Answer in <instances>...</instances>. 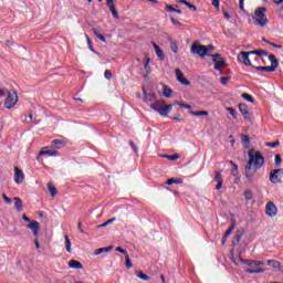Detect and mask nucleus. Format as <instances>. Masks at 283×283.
<instances>
[{"label": "nucleus", "instance_id": "nucleus-1", "mask_svg": "<svg viewBox=\"0 0 283 283\" xmlns=\"http://www.w3.org/2000/svg\"><path fill=\"white\" fill-rule=\"evenodd\" d=\"M248 157L249 160L247 165L255 167L256 169H262V167H264V156H262V153L252 148L248 151Z\"/></svg>", "mask_w": 283, "mask_h": 283}, {"label": "nucleus", "instance_id": "nucleus-2", "mask_svg": "<svg viewBox=\"0 0 283 283\" xmlns=\"http://www.w3.org/2000/svg\"><path fill=\"white\" fill-rule=\"evenodd\" d=\"M253 20L255 25H260V28H265V25L269 24V18H266V8H256L254 11Z\"/></svg>", "mask_w": 283, "mask_h": 283}, {"label": "nucleus", "instance_id": "nucleus-3", "mask_svg": "<svg viewBox=\"0 0 283 283\" xmlns=\"http://www.w3.org/2000/svg\"><path fill=\"white\" fill-rule=\"evenodd\" d=\"M150 108L154 109V112H158L160 116H167L169 112H171V104L165 105V102L163 101H156L150 104Z\"/></svg>", "mask_w": 283, "mask_h": 283}, {"label": "nucleus", "instance_id": "nucleus-4", "mask_svg": "<svg viewBox=\"0 0 283 283\" xmlns=\"http://www.w3.org/2000/svg\"><path fill=\"white\" fill-rule=\"evenodd\" d=\"M269 61L271 62V66H256L255 70L258 72H275V70H277V66L280 65L277 57H275L274 54H270Z\"/></svg>", "mask_w": 283, "mask_h": 283}, {"label": "nucleus", "instance_id": "nucleus-5", "mask_svg": "<svg viewBox=\"0 0 283 283\" xmlns=\"http://www.w3.org/2000/svg\"><path fill=\"white\" fill-rule=\"evenodd\" d=\"M207 50H208L207 45L193 43L191 45L190 52H191V54H197L201 59H205V56H211L210 53H207Z\"/></svg>", "mask_w": 283, "mask_h": 283}, {"label": "nucleus", "instance_id": "nucleus-6", "mask_svg": "<svg viewBox=\"0 0 283 283\" xmlns=\"http://www.w3.org/2000/svg\"><path fill=\"white\" fill-rule=\"evenodd\" d=\"M18 102L19 95H17V92L10 91L8 92V96L4 101V107H7V109H12V107H14V105H17Z\"/></svg>", "mask_w": 283, "mask_h": 283}, {"label": "nucleus", "instance_id": "nucleus-7", "mask_svg": "<svg viewBox=\"0 0 283 283\" xmlns=\"http://www.w3.org/2000/svg\"><path fill=\"white\" fill-rule=\"evenodd\" d=\"M249 56H253L251 51L250 52H245V51L240 52L238 55L239 63H243V65L253 67V64L251 63V57H249Z\"/></svg>", "mask_w": 283, "mask_h": 283}, {"label": "nucleus", "instance_id": "nucleus-8", "mask_svg": "<svg viewBox=\"0 0 283 283\" xmlns=\"http://www.w3.org/2000/svg\"><path fill=\"white\" fill-rule=\"evenodd\" d=\"M210 56L212 57V62L214 63V70H217V72H222V67H224V65H227V63L222 59V55L217 53L213 55L211 54Z\"/></svg>", "mask_w": 283, "mask_h": 283}, {"label": "nucleus", "instance_id": "nucleus-9", "mask_svg": "<svg viewBox=\"0 0 283 283\" xmlns=\"http://www.w3.org/2000/svg\"><path fill=\"white\" fill-rule=\"evenodd\" d=\"M256 167H253L249 164L245 165L244 171H245V178L249 182H253V178H255V174H258Z\"/></svg>", "mask_w": 283, "mask_h": 283}, {"label": "nucleus", "instance_id": "nucleus-10", "mask_svg": "<svg viewBox=\"0 0 283 283\" xmlns=\"http://www.w3.org/2000/svg\"><path fill=\"white\" fill-rule=\"evenodd\" d=\"M265 213L269 218H275L277 216V207L273 201H269L265 206Z\"/></svg>", "mask_w": 283, "mask_h": 283}, {"label": "nucleus", "instance_id": "nucleus-11", "mask_svg": "<svg viewBox=\"0 0 283 283\" xmlns=\"http://www.w3.org/2000/svg\"><path fill=\"white\" fill-rule=\"evenodd\" d=\"M27 229H30L34 235V238H39V231H41V223L39 221H31Z\"/></svg>", "mask_w": 283, "mask_h": 283}, {"label": "nucleus", "instance_id": "nucleus-12", "mask_svg": "<svg viewBox=\"0 0 283 283\" xmlns=\"http://www.w3.org/2000/svg\"><path fill=\"white\" fill-rule=\"evenodd\" d=\"M25 180V175L23 170L19 169V167L14 168V182L17 185H21Z\"/></svg>", "mask_w": 283, "mask_h": 283}, {"label": "nucleus", "instance_id": "nucleus-13", "mask_svg": "<svg viewBox=\"0 0 283 283\" xmlns=\"http://www.w3.org/2000/svg\"><path fill=\"white\" fill-rule=\"evenodd\" d=\"M175 74H176L177 81L181 83V85H191V82L185 78V73H182L180 69H176Z\"/></svg>", "mask_w": 283, "mask_h": 283}, {"label": "nucleus", "instance_id": "nucleus-14", "mask_svg": "<svg viewBox=\"0 0 283 283\" xmlns=\"http://www.w3.org/2000/svg\"><path fill=\"white\" fill-rule=\"evenodd\" d=\"M277 174H283V169H275L270 172V182L273 185L280 182V176Z\"/></svg>", "mask_w": 283, "mask_h": 283}, {"label": "nucleus", "instance_id": "nucleus-15", "mask_svg": "<svg viewBox=\"0 0 283 283\" xmlns=\"http://www.w3.org/2000/svg\"><path fill=\"white\" fill-rule=\"evenodd\" d=\"M239 112L242 114L245 120H251V115L249 114V106H247V104H239Z\"/></svg>", "mask_w": 283, "mask_h": 283}, {"label": "nucleus", "instance_id": "nucleus-16", "mask_svg": "<svg viewBox=\"0 0 283 283\" xmlns=\"http://www.w3.org/2000/svg\"><path fill=\"white\" fill-rule=\"evenodd\" d=\"M106 6L109 12H112V15L114 17V19H118V11H116V7L114 6V0H106Z\"/></svg>", "mask_w": 283, "mask_h": 283}, {"label": "nucleus", "instance_id": "nucleus-17", "mask_svg": "<svg viewBox=\"0 0 283 283\" xmlns=\"http://www.w3.org/2000/svg\"><path fill=\"white\" fill-rule=\"evenodd\" d=\"M214 180L217 182L216 189H217V191H220V189H222V182H223L222 172L216 171L214 172Z\"/></svg>", "mask_w": 283, "mask_h": 283}, {"label": "nucleus", "instance_id": "nucleus-18", "mask_svg": "<svg viewBox=\"0 0 283 283\" xmlns=\"http://www.w3.org/2000/svg\"><path fill=\"white\" fill-rule=\"evenodd\" d=\"M151 45H153L158 59H160V61H165V53L163 52L160 46H158V44H156V42H151Z\"/></svg>", "mask_w": 283, "mask_h": 283}, {"label": "nucleus", "instance_id": "nucleus-19", "mask_svg": "<svg viewBox=\"0 0 283 283\" xmlns=\"http://www.w3.org/2000/svg\"><path fill=\"white\" fill-rule=\"evenodd\" d=\"M69 268L81 270V269H83V263L80 261H76V260H71V261H69Z\"/></svg>", "mask_w": 283, "mask_h": 283}, {"label": "nucleus", "instance_id": "nucleus-20", "mask_svg": "<svg viewBox=\"0 0 283 283\" xmlns=\"http://www.w3.org/2000/svg\"><path fill=\"white\" fill-rule=\"evenodd\" d=\"M13 200L15 202L17 211H19V213H21V211H23V200H21V198H19V197H14Z\"/></svg>", "mask_w": 283, "mask_h": 283}, {"label": "nucleus", "instance_id": "nucleus-21", "mask_svg": "<svg viewBox=\"0 0 283 283\" xmlns=\"http://www.w3.org/2000/svg\"><path fill=\"white\" fill-rule=\"evenodd\" d=\"M114 249V245H109L106 248H99L97 250H95V255H101V253H109V251H112Z\"/></svg>", "mask_w": 283, "mask_h": 283}, {"label": "nucleus", "instance_id": "nucleus-22", "mask_svg": "<svg viewBox=\"0 0 283 283\" xmlns=\"http://www.w3.org/2000/svg\"><path fill=\"white\" fill-rule=\"evenodd\" d=\"M241 143L245 149H249V145H251V138L247 135H241Z\"/></svg>", "mask_w": 283, "mask_h": 283}, {"label": "nucleus", "instance_id": "nucleus-23", "mask_svg": "<svg viewBox=\"0 0 283 283\" xmlns=\"http://www.w3.org/2000/svg\"><path fill=\"white\" fill-rule=\"evenodd\" d=\"M281 264L282 263L277 260H268V265L272 266V269H275L276 271L280 270Z\"/></svg>", "mask_w": 283, "mask_h": 283}, {"label": "nucleus", "instance_id": "nucleus-24", "mask_svg": "<svg viewBox=\"0 0 283 283\" xmlns=\"http://www.w3.org/2000/svg\"><path fill=\"white\" fill-rule=\"evenodd\" d=\"M64 240H65V249L67 253H72V241L70 240V235L65 234Z\"/></svg>", "mask_w": 283, "mask_h": 283}, {"label": "nucleus", "instance_id": "nucleus-25", "mask_svg": "<svg viewBox=\"0 0 283 283\" xmlns=\"http://www.w3.org/2000/svg\"><path fill=\"white\" fill-rule=\"evenodd\" d=\"M48 189H49V193H51L52 198H54V196H56V193H59V191L56 190V187L52 182L48 184Z\"/></svg>", "mask_w": 283, "mask_h": 283}, {"label": "nucleus", "instance_id": "nucleus-26", "mask_svg": "<svg viewBox=\"0 0 283 283\" xmlns=\"http://www.w3.org/2000/svg\"><path fill=\"white\" fill-rule=\"evenodd\" d=\"M250 54H255L256 56H269V52L264 51V50H254V51H250Z\"/></svg>", "mask_w": 283, "mask_h": 283}, {"label": "nucleus", "instance_id": "nucleus-27", "mask_svg": "<svg viewBox=\"0 0 283 283\" xmlns=\"http://www.w3.org/2000/svg\"><path fill=\"white\" fill-rule=\"evenodd\" d=\"M135 274L137 275V277H139V280H144V282H149V276L143 273V271H137L135 272Z\"/></svg>", "mask_w": 283, "mask_h": 283}, {"label": "nucleus", "instance_id": "nucleus-28", "mask_svg": "<svg viewBox=\"0 0 283 283\" xmlns=\"http://www.w3.org/2000/svg\"><path fill=\"white\" fill-rule=\"evenodd\" d=\"M191 116H209V112L207 111H190Z\"/></svg>", "mask_w": 283, "mask_h": 283}, {"label": "nucleus", "instance_id": "nucleus-29", "mask_svg": "<svg viewBox=\"0 0 283 283\" xmlns=\"http://www.w3.org/2000/svg\"><path fill=\"white\" fill-rule=\"evenodd\" d=\"M264 268H259V269H248L245 270V273L250 274H255V273H264Z\"/></svg>", "mask_w": 283, "mask_h": 283}, {"label": "nucleus", "instance_id": "nucleus-30", "mask_svg": "<svg viewBox=\"0 0 283 283\" xmlns=\"http://www.w3.org/2000/svg\"><path fill=\"white\" fill-rule=\"evenodd\" d=\"M166 10H168V12H176L177 14H182V10L176 9L171 4H166Z\"/></svg>", "mask_w": 283, "mask_h": 283}, {"label": "nucleus", "instance_id": "nucleus-31", "mask_svg": "<svg viewBox=\"0 0 283 283\" xmlns=\"http://www.w3.org/2000/svg\"><path fill=\"white\" fill-rule=\"evenodd\" d=\"M93 32H94L95 36H96L97 39H99V41H102L103 43H107V40L105 39V35L98 33V30L93 29Z\"/></svg>", "mask_w": 283, "mask_h": 283}, {"label": "nucleus", "instance_id": "nucleus-32", "mask_svg": "<svg viewBox=\"0 0 283 283\" xmlns=\"http://www.w3.org/2000/svg\"><path fill=\"white\" fill-rule=\"evenodd\" d=\"M172 94H174V91H171V88L167 86L164 87V96H166V98H171Z\"/></svg>", "mask_w": 283, "mask_h": 283}, {"label": "nucleus", "instance_id": "nucleus-33", "mask_svg": "<svg viewBox=\"0 0 283 283\" xmlns=\"http://www.w3.org/2000/svg\"><path fill=\"white\" fill-rule=\"evenodd\" d=\"M112 222H116V218L108 219L106 222H104V223L97 226V229H103V228H105V227L112 224Z\"/></svg>", "mask_w": 283, "mask_h": 283}, {"label": "nucleus", "instance_id": "nucleus-34", "mask_svg": "<svg viewBox=\"0 0 283 283\" xmlns=\"http://www.w3.org/2000/svg\"><path fill=\"white\" fill-rule=\"evenodd\" d=\"M235 229V223L232 224L231 228H229L224 234H223V240H227V238H229L231 235V233L233 232V230Z\"/></svg>", "mask_w": 283, "mask_h": 283}, {"label": "nucleus", "instance_id": "nucleus-35", "mask_svg": "<svg viewBox=\"0 0 283 283\" xmlns=\"http://www.w3.org/2000/svg\"><path fill=\"white\" fill-rule=\"evenodd\" d=\"M229 164L233 167L231 170V176H238V165H235L233 160H230Z\"/></svg>", "mask_w": 283, "mask_h": 283}, {"label": "nucleus", "instance_id": "nucleus-36", "mask_svg": "<svg viewBox=\"0 0 283 283\" xmlns=\"http://www.w3.org/2000/svg\"><path fill=\"white\" fill-rule=\"evenodd\" d=\"M180 182H182V179L170 178L166 181V185H180Z\"/></svg>", "mask_w": 283, "mask_h": 283}, {"label": "nucleus", "instance_id": "nucleus-37", "mask_svg": "<svg viewBox=\"0 0 283 283\" xmlns=\"http://www.w3.org/2000/svg\"><path fill=\"white\" fill-rule=\"evenodd\" d=\"M53 145H55V147H57V149H61V147H65V143H63V140L61 139H54Z\"/></svg>", "mask_w": 283, "mask_h": 283}, {"label": "nucleus", "instance_id": "nucleus-38", "mask_svg": "<svg viewBox=\"0 0 283 283\" xmlns=\"http://www.w3.org/2000/svg\"><path fill=\"white\" fill-rule=\"evenodd\" d=\"M227 112L232 116V118H238V112L233 107H227Z\"/></svg>", "mask_w": 283, "mask_h": 283}, {"label": "nucleus", "instance_id": "nucleus-39", "mask_svg": "<svg viewBox=\"0 0 283 283\" xmlns=\"http://www.w3.org/2000/svg\"><path fill=\"white\" fill-rule=\"evenodd\" d=\"M243 196L245 198V200H253V192H251V190H247L243 192Z\"/></svg>", "mask_w": 283, "mask_h": 283}, {"label": "nucleus", "instance_id": "nucleus-40", "mask_svg": "<svg viewBox=\"0 0 283 283\" xmlns=\"http://www.w3.org/2000/svg\"><path fill=\"white\" fill-rule=\"evenodd\" d=\"M86 36V42L88 45V50H91V52H94V54H96V51L94 50V46H92V40L90 39V35H85Z\"/></svg>", "mask_w": 283, "mask_h": 283}, {"label": "nucleus", "instance_id": "nucleus-41", "mask_svg": "<svg viewBox=\"0 0 283 283\" xmlns=\"http://www.w3.org/2000/svg\"><path fill=\"white\" fill-rule=\"evenodd\" d=\"M241 262H243V264H247L248 266H255V261L253 260H244V259H240Z\"/></svg>", "mask_w": 283, "mask_h": 283}, {"label": "nucleus", "instance_id": "nucleus-42", "mask_svg": "<svg viewBox=\"0 0 283 283\" xmlns=\"http://www.w3.org/2000/svg\"><path fill=\"white\" fill-rule=\"evenodd\" d=\"M241 96L244 98V101H248V103H253V96L250 94L243 93Z\"/></svg>", "mask_w": 283, "mask_h": 283}, {"label": "nucleus", "instance_id": "nucleus-43", "mask_svg": "<svg viewBox=\"0 0 283 283\" xmlns=\"http://www.w3.org/2000/svg\"><path fill=\"white\" fill-rule=\"evenodd\" d=\"M125 260H126V269H132V266H134V264H132V260L129 259V254L125 255Z\"/></svg>", "mask_w": 283, "mask_h": 283}, {"label": "nucleus", "instance_id": "nucleus-44", "mask_svg": "<svg viewBox=\"0 0 283 283\" xmlns=\"http://www.w3.org/2000/svg\"><path fill=\"white\" fill-rule=\"evenodd\" d=\"M50 154H51V150L50 149H48V148H43L40 153H39V157H41V156H50Z\"/></svg>", "mask_w": 283, "mask_h": 283}, {"label": "nucleus", "instance_id": "nucleus-45", "mask_svg": "<svg viewBox=\"0 0 283 283\" xmlns=\"http://www.w3.org/2000/svg\"><path fill=\"white\" fill-rule=\"evenodd\" d=\"M166 158L168 159V160H178V159H180V155H178V154H174V155H168V156H166Z\"/></svg>", "mask_w": 283, "mask_h": 283}, {"label": "nucleus", "instance_id": "nucleus-46", "mask_svg": "<svg viewBox=\"0 0 283 283\" xmlns=\"http://www.w3.org/2000/svg\"><path fill=\"white\" fill-rule=\"evenodd\" d=\"M280 145V140L273 142V143H266V147H271L272 149H275Z\"/></svg>", "mask_w": 283, "mask_h": 283}, {"label": "nucleus", "instance_id": "nucleus-47", "mask_svg": "<svg viewBox=\"0 0 283 283\" xmlns=\"http://www.w3.org/2000/svg\"><path fill=\"white\" fill-rule=\"evenodd\" d=\"M274 163H275L276 167H280V165H282V156L275 155Z\"/></svg>", "mask_w": 283, "mask_h": 283}, {"label": "nucleus", "instance_id": "nucleus-48", "mask_svg": "<svg viewBox=\"0 0 283 283\" xmlns=\"http://www.w3.org/2000/svg\"><path fill=\"white\" fill-rule=\"evenodd\" d=\"M185 6L187 8H189V10H192V12H197L198 11V8H196V6L191 4L190 2H185Z\"/></svg>", "mask_w": 283, "mask_h": 283}, {"label": "nucleus", "instance_id": "nucleus-49", "mask_svg": "<svg viewBox=\"0 0 283 283\" xmlns=\"http://www.w3.org/2000/svg\"><path fill=\"white\" fill-rule=\"evenodd\" d=\"M112 71L111 70H106L104 72V77L107 80V81H112Z\"/></svg>", "mask_w": 283, "mask_h": 283}, {"label": "nucleus", "instance_id": "nucleus-50", "mask_svg": "<svg viewBox=\"0 0 283 283\" xmlns=\"http://www.w3.org/2000/svg\"><path fill=\"white\" fill-rule=\"evenodd\" d=\"M176 105H179V107H184V109H191V105L189 104H182L180 102H175Z\"/></svg>", "mask_w": 283, "mask_h": 283}, {"label": "nucleus", "instance_id": "nucleus-51", "mask_svg": "<svg viewBox=\"0 0 283 283\" xmlns=\"http://www.w3.org/2000/svg\"><path fill=\"white\" fill-rule=\"evenodd\" d=\"M2 199L7 205H12V199H10L6 193L2 195Z\"/></svg>", "mask_w": 283, "mask_h": 283}, {"label": "nucleus", "instance_id": "nucleus-52", "mask_svg": "<svg viewBox=\"0 0 283 283\" xmlns=\"http://www.w3.org/2000/svg\"><path fill=\"white\" fill-rule=\"evenodd\" d=\"M116 251L118 252V253H123V255H129L128 253H127V250H125V249H123V248H120V247H117L116 248Z\"/></svg>", "mask_w": 283, "mask_h": 283}, {"label": "nucleus", "instance_id": "nucleus-53", "mask_svg": "<svg viewBox=\"0 0 283 283\" xmlns=\"http://www.w3.org/2000/svg\"><path fill=\"white\" fill-rule=\"evenodd\" d=\"M77 229L81 231V233H85V230H83V221H78Z\"/></svg>", "mask_w": 283, "mask_h": 283}, {"label": "nucleus", "instance_id": "nucleus-54", "mask_svg": "<svg viewBox=\"0 0 283 283\" xmlns=\"http://www.w3.org/2000/svg\"><path fill=\"white\" fill-rule=\"evenodd\" d=\"M258 266H264L263 261H254V268L258 269Z\"/></svg>", "mask_w": 283, "mask_h": 283}, {"label": "nucleus", "instance_id": "nucleus-55", "mask_svg": "<svg viewBox=\"0 0 283 283\" xmlns=\"http://www.w3.org/2000/svg\"><path fill=\"white\" fill-rule=\"evenodd\" d=\"M171 23H174V25H182V23H180V21L176 20V18H170Z\"/></svg>", "mask_w": 283, "mask_h": 283}, {"label": "nucleus", "instance_id": "nucleus-56", "mask_svg": "<svg viewBox=\"0 0 283 283\" xmlns=\"http://www.w3.org/2000/svg\"><path fill=\"white\" fill-rule=\"evenodd\" d=\"M212 6L214 8H220V0H212Z\"/></svg>", "mask_w": 283, "mask_h": 283}, {"label": "nucleus", "instance_id": "nucleus-57", "mask_svg": "<svg viewBox=\"0 0 283 283\" xmlns=\"http://www.w3.org/2000/svg\"><path fill=\"white\" fill-rule=\"evenodd\" d=\"M229 83V77H221V84L227 85Z\"/></svg>", "mask_w": 283, "mask_h": 283}, {"label": "nucleus", "instance_id": "nucleus-58", "mask_svg": "<svg viewBox=\"0 0 283 283\" xmlns=\"http://www.w3.org/2000/svg\"><path fill=\"white\" fill-rule=\"evenodd\" d=\"M274 6H282L283 4V0H272Z\"/></svg>", "mask_w": 283, "mask_h": 283}, {"label": "nucleus", "instance_id": "nucleus-59", "mask_svg": "<svg viewBox=\"0 0 283 283\" xmlns=\"http://www.w3.org/2000/svg\"><path fill=\"white\" fill-rule=\"evenodd\" d=\"M239 8L240 10H244V0L239 1Z\"/></svg>", "mask_w": 283, "mask_h": 283}, {"label": "nucleus", "instance_id": "nucleus-60", "mask_svg": "<svg viewBox=\"0 0 283 283\" xmlns=\"http://www.w3.org/2000/svg\"><path fill=\"white\" fill-rule=\"evenodd\" d=\"M32 118H33V115L29 114V116L25 117L24 123H30V120H32Z\"/></svg>", "mask_w": 283, "mask_h": 283}, {"label": "nucleus", "instance_id": "nucleus-61", "mask_svg": "<svg viewBox=\"0 0 283 283\" xmlns=\"http://www.w3.org/2000/svg\"><path fill=\"white\" fill-rule=\"evenodd\" d=\"M130 147L134 149V151H138V147H136V144L134 142H130Z\"/></svg>", "mask_w": 283, "mask_h": 283}, {"label": "nucleus", "instance_id": "nucleus-62", "mask_svg": "<svg viewBox=\"0 0 283 283\" xmlns=\"http://www.w3.org/2000/svg\"><path fill=\"white\" fill-rule=\"evenodd\" d=\"M150 61H151V60H150L149 57L146 59V63H145V65H144L145 70H147V67H149V62H150Z\"/></svg>", "mask_w": 283, "mask_h": 283}, {"label": "nucleus", "instance_id": "nucleus-63", "mask_svg": "<svg viewBox=\"0 0 283 283\" xmlns=\"http://www.w3.org/2000/svg\"><path fill=\"white\" fill-rule=\"evenodd\" d=\"M207 48V53L209 54V52H211V50H213V45L209 44V45H206Z\"/></svg>", "mask_w": 283, "mask_h": 283}, {"label": "nucleus", "instance_id": "nucleus-64", "mask_svg": "<svg viewBox=\"0 0 283 283\" xmlns=\"http://www.w3.org/2000/svg\"><path fill=\"white\" fill-rule=\"evenodd\" d=\"M50 156H59V151L57 150H51Z\"/></svg>", "mask_w": 283, "mask_h": 283}]
</instances>
